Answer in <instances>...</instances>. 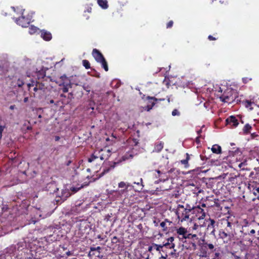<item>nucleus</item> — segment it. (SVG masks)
Here are the masks:
<instances>
[{
    "mask_svg": "<svg viewBox=\"0 0 259 259\" xmlns=\"http://www.w3.org/2000/svg\"><path fill=\"white\" fill-rule=\"evenodd\" d=\"M6 127V125H2L0 124V140L2 138V133L4 129Z\"/></svg>",
    "mask_w": 259,
    "mask_h": 259,
    "instance_id": "37998d69",
    "label": "nucleus"
},
{
    "mask_svg": "<svg viewBox=\"0 0 259 259\" xmlns=\"http://www.w3.org/2000/svg\"><path fill=\"white\" fill-rule=\"evenodd\" d=\"M28 101V97L24 98V100H23L24 103L27 102Z\"/></svg>",
    "mask_w": 259,
    "mask_h": 259,
    "instance_id": "e2e57ef3",
    "label": "nucleus"
},
{
    "mask_svg": "<svg viewBox=\"0 0 259 259\" xmlns=\"http://www.w3.org/2000/svg\"><path fill=\"white\" fill-rule=\"evenodd\" d=\"M111 151L107 147H105L103 149H101L100 150H96L88 158V161L90 163L95 162L97 163L99 159L101 160H107L111 155Z\"/></svg>",
    "mask_w": 259,
    "mask_h": 259,
    "instance_id": "7ed1b4c3",
    "label": "nucleus"
},
{
    "mask_svg": "<svg viewBox=\"0 0 259 259\" xmlns=\"http://www.w3.org/2000/svg\"><path fill=\"white\" fill-rule=\"evenodd\" d=\"M24 84V82L22 80L18 79L17 81V85L19 87H21Z\"/></svg>",
    "mask_w": 259,
    "mask_h": 259,
    "instance_id": "09e8293b",
    "label": "nucleus"
},
{
    "mask_svg": "<svg viewBox=\"0 0 259 259\" xmlns=\"http://www.w3.org/2000/svg\"><path fill=\"white\" fill-rule=\"evenodd\" d=\"M12 9L16 13L17 17L21 16L22 13H24L26 11L21 6L12 7Z\"/></svg>",
    "mask_w": 259,
    "mask_h": 259,
    "instance_id": "6ab92c4d",
    "label": "nucleus"
},
{
    "mask_svg": "<svg viewBox=\"0 0 259 259\" xmlns=\"http://www.w3.org/2000/svg\"><path fill=\"white\" fill-rule=\"evenodd\" d=\"M153 247L157 251H160V249L163 247V245L154 244Z\"/></svg>",
    "mask_w": 259,
    "mask_h": 259,
    "instance_id": "ea45409f",
    "label": "nucleus"
},
{
    "mask_svg": "<svg viewBox=\"0 0 259 259\" xmlns=\"http://www.w3.org/2000/svg\"><path fill=\"white\" fill-rule=\"evenodd\" d=\"M198 189H199V188H196V187H195V190H194V193H194V194H197V193H198L200 192V190H199Z\"/></svg>",
    "mask_w": 259,
    "mask_h": 259,
    "instance_id": "6e6d98bb",
    "label": "nucleus"
},
{
    "mask_svg": "<svg viewBox=\"0 0 259 259\" xmlns=\"http://www.w3.org/2000/svg\"><path fill=\"white\" fill-rule=\"evenodd\" d=\"M114 82H116V84L114 85V88H119L121 84V82L120 81V80H118V79H114Z\"/></svg>",
    "mask_w": 259,
    "mask_h": 259,
    "instance_id": "c03bdc74",
    "label": "nucleus"
},
{
    "mask_svg": "<svg viewBox=\"0 0 259 259\" xmlns=\"http://www.w3.org/2000/svg\"><path fill=\"white\" fill-rule=\"evenodd\" d=\"M147 98L149 100L148 104L146 106V109L147 111L151 110L155 105L156 102L165 100V99L164 98L157 99L154 97H148Z\"/></svg>",
    "mask_w": 259,
    "mask_h": 259,
    "instance_id": "9b49d317",
    "label": "nucleus"
},
{
    "mask_svg": "<svg viewBox=\"0 0 259 259\" xmlns=\"http://www.w3.org/2000/svg\"><path fill=\"white\" fill-rule=\"evenodd\" d=\"M176 232L177 233L181 236L179 237V239L181 241L182 240H184L185 239V237H187V235L190 234V233L188 232L187 229L183 227H181L177 229L176 230Z\"/></svg>",
    "mask_w": 259,
    "mask_h": 259,
    "instance_id": "ddd939ff",
    "label": "nucleus"
},
{
    "mask_svg": "<svg viewBox=\"0 0 259 259\" xmlns=\"http://www.w3.org/2000/svg\"><path fill=\"white\" fill-rule=\"evenodd\" d=\"M200 137V136H198L196 138V142L198 144L200 142V141H199V138Z\"/></svg>",
    "mask_w": 259,
    "mask_h": 259,
    "instance_id": "bf43d9fd",
    "label": "nucleus"
},
{
    "mask_svg": "<svg viewBox=\"0 0 259 259\" xmlns=\"http://www.w3.org/2000/svg\"><path fill=\"white\" fill-rule=\"evenodd\" d=\"M208 39L209 40H215L218 39V37H215L211 35H208Z\"/></svg>",
    "mask_w": 259,
    "mask_h": 259,
    "instance_id": "603ef678",
    "label": "nucleus"
},
{
    "mask_svg": "<svg viewBox=\"0 0 259 259\" xmlns=\"http://www.w3.org/2000/svg\"><path fill=\"white\" fill-rule=\"evenodd\" d=\"M128 186L129 185L124 182H121L118 184V187L119 188H121V190H120L121 193H123L124 191L127 189Z\"/></svg>",
    "mask_w": 259,
    "mask_h": 259,
    "instance_id": "c756f323",
    "label": "nucleus"
},
{
    "mask_svg": "<svg viewBox=\"0 0 259 259\" xmlns=\"http://www.w3.org/2000/svg\"><path fill=\"white\" fill-rule=\"evenodd\" d=\"M63 85L62 91L63 93H67L68 92L69 88L72 87L71 83H70L68 81H64L60 84V85Z\"/></svg>",
    "mask_w": 259,
    "mask_h": 259,
    "instance_id": "b1692460",
    "label": "nucleus"
},
{
    "mask_svg": "<svg viewBox=\"0 0 259 259\" xmlns=\"http://www.w3.org/2000/svg\"><path fill=\"white\" fill-rule=\"evenodd\" d=\"M15 22L23 27H26L32 21V13L26 11L21 16L14 17Z\"/></svg>",
    "mask_w": 259,
    "mask_h": 259,
    "instance_id": "39448f33",
    "label": "nucleus"
},
{
    "mask_svg": "<svg viewBox=\"0 0 259 259\" xmlns=\"http://www.w3.org/2000/svg\"><path fill=\"white\" fill-rule=\"evenodd\" d=\"M174 22L172 20L169 21L166 24V28H170L172 27Z\"/></svg>",
    "mask_w": 259,
    "mask_h": 259,
    "instance_id": "49530a36",
    "label": "nucleus"
},
{
    "mask_svg": "<svg viewBox=\"0 0 259 259\" xmlns=\"http://www.w3.org/2000/svg\"><path fill=\"white\" fill-rule=\"evenodd\" d=\"M251 80V78H248V77L242 78V81L244 83H247L248 81H250Z\"/></svg>",
    "mask_w": 259,
    "mask_h": 259,
    "instance_id": "de8ad7c7",
    "label": "nucleus"
},
{
    "mask_svg": "<svg viewBox=\"0 0 259 259\" xmlns=\"http://www.w3.org/2000/svg\"><path fill=\"white\" fill-rule=\"evenodd\" d=\"M153 247H154L153 246H149V247H148V251H152V248Z\"/></svg>",
    "mask_w": 259,
    "mask_h": 259,
    "instance_id": "774afa93",
    "label": "nucleus"
},
{
    "mask_svg": "<svg viewBox=\"0 0 259 259\" xmlns=\"http://www.w3.org/2000/svg\"><path fill=\"white\" fill-rule=\"evenodd\" d=\"M92 55L95 60L98 63L105 59L103 54L97 49L93 50Z\"/></svg>",
    "mask_w": 259,
    "mask_h": 259,
    "instance_id": "4468645a",
    "label": "nucleus"
},
{
    "mask_svg": "<svg viewBox=\"0 0 259 259\" xmlns=\"http://www.w3.org/2000/svg\"><path fill=\"white\" fill-rule=\"evenodd\" d=\"M72 161L71 159H69L66 162L65 165L66 166H69L72 163Z\"/></svg>",
    "mask_w": 259,
    "mask_h": 259,
    "instance_id": "5fc2aeb1",
    "label": "nucleus"
},
{
    "mask_svg": "<svg viewBox=\"0 0 259 259\" xmlns=\"http://www.w3.org/2000/svg\"><path fill=\"white\" fill-rule=\"evenodd\" d=\"M176 213L178 219L181 222L191 220L190 215L192 214V207L190 205L186 204V205L179 204L177 208Z\"/></svg>",
    "mask_w": 259,
    "mask_h": 259,
    "instance_id": "20e7f679",
    "label": "nucleus"
},
{
    "mask_svg": "<svg viewBox=\"0 0 259 259\" xmlns=\"http://www.w3.org/2000/svg\"><path fill=\"white\" fill-rule=\"evenodd\" d=\"M214 200L215 201L214 202V205L215 206L217 207H220V205L218 203L219 200L218 199H214Z\"/></svg>",
    "mask_w": 259,
    "mask_h": 259,
    "instance_id": "864d4df0",
    "label": "nucleus"
},
{
    "mask_svg": "<svg viewBox=\"0 0 259 259\" xmlns=\"http://www.w3.org/2000/svg\"><path fill=\"white\" fill-rule=\"evenodd\" d=\"M60 139V137H59V136H56V137H55V141H58Z\"/></svg>",
    "mask_w": 259,
    "mask_h": 259,
    "instance_id": "052dcab7",
    "label": "nucleus"
},
{
    "mask_svg": "<svg viewBox=\"0 0 259 259\" xmlns=\"http://www.w3.org/2000/svg\"><path fill=\"white\" fill-rule=\"evenodd\" d=\"M60 79H61L62 82L64 81H68L69 80V79L68 78L66 75H62L60 77Z\"/></svg>",
    "mask_w": 259,
    "mask_h": 259,
    "instance_id": "a18cd8bd",
    "label": "nucleus"
},
{
    "mask_svg": "<svg viewBox=\"0 0 259 259\" xmlns=\"http://www.w3.org/2000/svg\"><path fill=\"white\" fill-rule=\"evenodd\" d=\"M39 30L37 27L33 25H31L30 27L29 28V33L30 34H33Z\"/></svg>",
    "mask_w": 259,
    "mask_h": 259,
    "instance_id": "72a5a7b5",
    "label": "nucleus"
},
{
    "mask_svg": "<svg viewBox=\"0 0 259 259\" xmlns=\"http://www.w3.org/2000/svg\"><path fill=\"white\" fill-rule=\"evenodd\" d=\"M71 194L69 190L67 189H63L61 192V195L59 196L61 199L63 200H66L68 197L70 196Z\"/></svg>",
    "mask_w": 259,
    "mask_h": 259,
    "instance_id": "4be33fe9",
    "label": "nucleus"
},
{
    "mask_svg": "<svg viewBox=\"0 0 259 259\" xmlns=\"http://www.w3.org/2000/svg\"><path fill=\"white\" fill-rule=\"evenodd\" d=\"M212 152L215 154H221L222 153V148L217 144L213 145L211 149Z\"/></svg>",
    "mask_w": 259,
    "mask_h": 259,
    "instance_id": "bb28decb",
    "label": "nucleus"
},
{
    "mask_svg": "<svg viewBox=\"0 0 259 259\" xmlns=\"http://www.w3.org/2000/svg\"><path fill=\"white\" fill-rule=\"evenodd\" d=\"M174 241V237H170L168 238L167 239V242L165 243H163V247H165L167 248H174L175 247V244L173 243V241Z\"/></svg>",
    "mask_w": 259,
    "mask_h": 259,
    "instance_id": "dca6fc26",
    "label": "nucleus"
},
{
    "mask_svg": "<svg viewBox=\"0 0 259 259\" xmlns=\"http://www.w3.org/2000/svg\"><path fill=\"white\" fill-rule=\"evenodd\" d=\"M15 108V105H11L10 106V109L11 110H13L14 108Z\"/></svg>",
    "mask_w": 259,
    "mask_h": 259,
    "instance_id": "0e129e2a",
    "label": "nucleus"
},
{
    "mask_svg": "<svg viewBox=\"0 0 259 259\" xmlns=\"http://www.w3.org/2000/svg\"><path fill=\"white\" fill-rule=\"evenodd\" d=\"M248 188L250 191L253 192V193L254 195H256L257 194L259 193V187L256 188L254 187L253 185L250 184L248 186Z\"/></svg>",
    "mask_w": 259,
    "mask_h": 259,
    "instance_id": "7c9ffc66",
    "label": "nucleus"
},
{
    "mask_svg": "<svg viewBox=\"0 0 259 259\" xmlns=\"http://www.w3.org/2000/svg\"><path fill=\"white\" fill-rule=\"evenodd\" d=\"M68 82L70 83H71V85H72V84H73L76 85H79L81 83V82L80 81L79 79V77L76 76V75L74 76H71Z\"/></svg>",
    "mask_w": 259,
    "mask_h": 259,
    "instance_id": "aec40b11",
    "label": "nucleus"
},
{
    "mask_svg": "<svg viewBox=\"0 0 259 259\" xmlns=\"http://www.w3.org/2000/svg\"><path fill=\"white\" fill-rule=\"evenodd\" d=\"M198 227H199V226L196 224H195L193 227V230H196Z\"/></svg>",
    "mask_w": 259,
    "mask_h": 259,
    "instance_id": "4d7b16f0",
    "label": "nucleus"
},
{
    "mask_svg": "<svg viewBox=\"0 0 259 259\" xmlns=\"http://www.w3.org/2000/svg\"><path fill=\"white\" fill-rule=\"evenodd\" d=\"M240 232L241 233L240 236L245 237L248 235L252 240L259 238V224L246 222L245 224L242 226Z\"/></svg>",
    "mask_w": 259,
    "mask_h": 259,
    "instance_id": "f257e3e1",
    "label": "nucleus"
},
{
    "mask_svg": "<svg viewBox=\"0 0 259 259\" xmlns=\"http://www.w3.org/2000/svg\"><path fill=\"white\" fill-rule=\"evenodd\" d=\"M34 85H36L37 87H38V91H44L45 90V85L43 83H39L38 82H35L34 81H33L31 83H28V90L30 91L31 87H33L34 86Z\"/></svg>",
    "mask_w": 259,
    "mask_h": 259,
    "instance_id": "f3484780",
    "label": "nucleus"
},
{
    "mask_svg": "<svg viewBox=\"0 0 259 259\" xmlns=\"http://www.w3.org/2000/svg\"><path fill=\"white\" fill-rule=\"evenodd\" d=\"M171 114L172 116H180V112L179 111V110L177 109H175L172 111Z\"/></svg>",
    "mask_w": 259,
    "mask_h": 259,
    "instance_id": "79ce46f5",
    "label": "nucleus"
},
{
    "mask_svg": "<svg viewBox=\"0 0 259 259\" xmlns=\"http://www.w3.org/2000/svg\"><path fill=\"white\" fill-rule=\"evenodd\" d=\"M35 86L33 88V91L34 92H36L38 90V87H36V85H35Z\"/></svg>",
    "mask_w": 259,
    "mask_h": 259,
    "instance_id": "13d9d810",
    "label": "nucleus"
},
{
    "mask_svg": "<svg viewBox=\"0 0 259 259\" xmlns=\"http://www.w3.org/2000/svg\"><path fill=\"white\" fill-rule=\"evenodd\" d=\"M237 177L235 176L234 177H232L229 178V181L232 183H234L235 180L236 179Z\"/></svg>",
    "mask_w": 259,
    "mask_h": 259,
    "instance_id": "3c124183",
    "label": "nucleus"
},
{
    "mask_svg": "<svg viewBox=\"0 0 259 259\" xmlns=\"http://www.w3.org/2000/svg\"><path fill=\"white\" fill-rule=\"evenodd\" d=\"M209 223L208 224L207 229V230H209L210 232V234H214L215 232V228L214 226L215 224V221L213 219H211L209 218L208 221Z\"/></svg>",
    "mask_w": 259,
    "mask_h": 259,
    "instance_id": "2eb2a0df",
    "label": "nucleus"
},
{
    "mask_svg": "<svg viewBox=\"0 0 259 259\" xmlns=\"http://www.w3.org/2000/svg\"><path fill=\"white\" fill-rule=\"evenodd\" d=\"M156 171L158 174V177L160 178V181H165L168 179V177L165 174H163L159 170H156Z\"/></svg>",
    "mask_w": 259,
    "mask_h": 259,
    "instance_id": "c85d7f7f",
    "label": "nucleus"
},
{
    "mask_svg": "<svg viewBox=\"0 0 259 259\" xmlns=\"http://www.w3.org/2000/svg\"><path fill=\"white\" fill-rule=\"evenodd\" d=\"M78 228L81 235L89 234L91 229L90 223L87 220H80L78 221Z\"/></svg>",
    "mask_w": 259,
    "mask_h": 259,
    "instance_id": "0eeeda50",
    "label": "nucleus"
},
{
    "mask_svg": "<svg viewBox=\"0 0 259 259\" xmlns=\"http://www.w3.org/2000/svg\"><path fill=\"white\" fill-rule=\"evenodd\" d=\"M41 37L46 41H49L52 39V34L50 32L44 30L41 31Z\"/></svg>",
    "mask_w": 259,
    "mask_h": 259,
    "instance_id": "412c9836",
    "label": "nucleus"
},
{
    "mask_svg": "<svg viewBox=\"0 0 259 259\" xmlns=\"http://www.w3.org/2000/svg\"><path fill=\"white\" fill-rule=\"evenodd\" d=\"M185 238L184 240H182L184 245L187 249L193 251L197 249V246H199L203 239L202 238H199L196 234L192 233L188 234Z\"/></svg>",
    "mask_w": 259,
    "mask_h": 259,
    "instance_id": "f03ea898",
    "label": "nucleus"
},
{
    "mask_svg": "<svg viewBox=\"0 0 259 259\" xmlns=\"http://www.w3.org/2000/svg\"><path fill=\"white\" fill-rule=\"evenodd\" d=\"M196 213V216L198 219H203L205 217V212L200 206H195L192 207V214Z\"/></svg>",
    "mask_w": 259,
    "mask_h": 259,
    "instance_id": "1a4fd4ad",
    "label": "nucleus"
},
{
    "mask_svg": "<svg viewBox=\"0 0 259 259\" xmlns=\"http://www.w3.org/2000/svg\"><path fill=\"white\" fill-rule=\"evenodd\" d=\"M82 188H83V186L77 185L76 187L72 186L70 188V190L72 191V193L74 194L78 192L79 190H80Z\"/></svg>",
    "mask_w": 259,
    "mask_h": 259,
    "instance_id": "f704fd0d",
    "label": "nucleus"
},
{
    "mask_svg": "<svg viewBox=\"0 0 259 259\" xmlns=\"http://www.w3.org/2000/svg\"><path fill=\"white\" fill-rule=\"evenodd\" d=\"M220 100L224 103H231L234 100V97L232 95V92H225L222 95Z\"/></svg>",
    "mask_w": 259,
    "mask_h": 259,
    "instance_id": "9d476101",
    "label": "nucleus"
},
{
    "mask_svg": "<svg viewBox=\"0 0 259 259\" xmlns=\"http://www.w3.org/2000/svg\"><path fill=\"white\" fill-rule=\"evenodd\" d=\"M226 124L231 127H236L239 124L238 120L235 116H230L226 119Z\"/></svg>",
    "mask_w": 259,
    "mask_h": 259,
    "instance_id": "f8f14e48",
    "label": "nucleus"
},
{
    "mask_svg": "<svg viewBox=\"0 0 259 259\" xmlns=\"http://www.w3.org/2000/svg\"><path fill=\"white\" fill-rule=\"evenodd\" d=\"M245 165V163H243V162H241L239 164V167H241L243 165Z\"/></svg>",
    "mask_w": 259,
    "mask_h": 259,
    "instance_id": "69168bd1",
    "label": "nucleus"
},
{
    "mask_svg": "<svg viewBox=\"0 0 259 259\" xmlns=\"http://www.w3.org/2000/svg\"><path fill=\"white\" fill-rule=\"evenodd\" d=\"M253 103L249 100H245L244 101V106L246 108L250 107Z\"/></svg>",
    "mask_w": 259,
    "mask_h": 259,
    "instance_id": "58836bf2",
    "label": "nucleus"
},
{
    "mask_svg": "<svg viewBox=\"0 0 259 259\" xmlns=\"http://www.w3.org/2000/svg\"><path fill=\"white\" fill-rule=\"evenodd\" d=\"M134 157V155L130 153H126L122 157V160H118L117 162L114 161V166L115 165L116 163H118L119 162H121L122 161H125L126 160H128L129 159H132Z\"/></svg>",
    "mask_w": 259,
    "mask_h": 259,
    "instance_id": "393cba45",
    "label": "nucleus"
},
{
    "mask_svg": "<svg viewBox=\"0 0 259 259\" xmlns=\"http://www.w3.org/2000/svg\"><path fill=\"white\" fill-rule=\"evenodd\" d=\"M101 248L100 246H98L97 247H91L90 249V251L89 253V256H93L95 255L97 256H99V254L100 253V250Z\"/></svg>",
    "mask_w": 259,
    "mask_h": 259,
    "instance_id": "a211bd4d",
    "label": "nucleus"
},
{
    "mask_svg": "<svg viewBox=\"0 0 259 259\" xmlns=\"http://www.w3.org/2000/svg\"><path fill=\"white\" fill-rule=\"evenodd\" d=\"M160 226L162 228V231L163 232H167L168 231L167 225L165 220L160 223Z\"/></svg>",
    "mask_w": 259,
    "mask_h": 259,
    "instance_id": "473e14b6",
    "label": "nucleus"
},
{
    "mask_svg": "<svg viewBox=\"0 0 259 259\" xmlns=\"http://www.w3.org/2000/svg\"><path fill=\"white\" fill-rule=\"evenodd\" d=\"M175 170V168H171L170 170L168 171V173L170 174L173 172Z\"/></svg>",
    "mask_w": 259,
    "mask_h": 259,
    "instance_id": "680f3d73",
    "label": "nucleus"
},
{
    "mask_svg": "<svg viewBox=\"0 0 259 259\" xmlns=\"http://www.w3.org/2000/svg\"><path fill=\"white\" fill-rule=\"evenodd\" d=\"M251 128L252 127L249 124H246L243 128V133L245 134H248L250 133V130H251Z\"/></svg>",
    "mask_w": 259,
    "mask_h": 259,
    "instance_id": "2f4dec72",
    "label": "nucleus"
},
{
    "mask_svg": "<svg viewBox=\"0 0 259 259\" xmlns=\"http://www.w3.org/2000/svg\"><path fill=\"white\" fill-rule=\"evenodd\" d=\"M164 220H165V222L166 223L168 227H170L172 224V222L171 221H169V220H168L167 219H165Z\"/></svg>",
    "mask_w": 259,
    "mask_h": 259,
    "instance_id": "8fccbe9b",
    "label": "nucleus"
},
{
    "mask_svg": "<svg viewBox=\"0 0 259 259\" xmlns=\"http://www.w3.org/2000/svg\"><path fill=\"white\" fill-rule=\"evenodd\" d=\"M233 224L230 222L227 221V227L224 229H229L231 231V233H234L233 229L232 228Z\"/></svg>",
    "mask_w": 259,
    "mask_h": 259,
    "instance_id": "4c0bfd02",
    "label": "nucleus"
},
{
    "mask_svg": "<svg viewBox=\"0 0 259 259\" xmlns=\"http://www.w3.org/2000/svg\"><path fill=\"white\" fill-rule=\"evenodd\" d=\"M98 4L103 9H105L108 7L107 0H97Z\"/></svg>",
    "mask_w": 259,
    "mask_h": 259,
    "instance_id": "cd10ccee",
    "label": "nucleus"
},
{
    "mask_svg": "<svg viewBox=\"0 0 259 259\" xmlns=\"http://www.w3.org/2000/svg\"><path fill=\"white\" fill-rule=\"evenodd\" d=\"M164 143L161 141H159L155 144L153 151L156 152H160L163 148Z\"/></svg>",
    "mask_w": 259,
    "mask_h": 259,
    "instance_id": "5701e85b",
    "label": "nucleus"
},
{
    "mask_svg": "<svg viewBox=\"0 0 259 259\" xmlns=\"http://www.w3.org/2000/svg\"><path fill=\"white\" fill-rule=\"evenodd\" d=\"M208 250H209L210 252H213L215 249L213 244L208 243L203 238L201 244H199L200 256L206 257L208 255Z\"/></svg>",
    "mask_w": 259,
    "mask_h": 259,
    "instance_id": "423d86ee",
    "label": "nucleus"
},
{
    "mask_svg": "<svg viewBox=\"0 0 259 259\" xmlns=\"http://www.w3.org/2000/svg\"><path fill=\"white\" fill-rule=\"evenodd\" d=\"M219 236L221 238L224 240V242L227 243L234 236V233H231V231L229 229H224L220 231Z\"/></svg>",
    "mask_w": 259,
    "mask_h": 259,
    "instance_id": "6e6552de",
    "label": "nucleus"
},
{
    "mask_svg": "<svg viewBox=\"0 0 259 259\" xmlns=\"http://www.w3.org/2000/svg\"><path fill=\"white\" fill-rule=\"evenodd\" d=\"M190 159V155L186 154V158L180 161V163L184 165L185 168H188L189 166V161Z\"/></svg>",
    "mask_w": 259,
    "mask_h": 259,
    "instance_id": "a878e982",
    "label": "nucleus"
},
{
    "mask_svg": "<svg viewBox=\"0 0 259 259\" xmlns=\"http://www.w3.org/2000/svg\"><path fill=\"white\" fill-rule=\"evenodd\" d=\"M99 63L101 64L102 67L104 69V70L106 71H107L108 70V64L105 59L102 60V61L100 62Z\"/></svg>",
    "mask_w": 259,
    "mask_h": 259,
    "instance_id": "c9c22d12",
    "label": "nucleus"
},
{
    "mask_svg": "<svg viewBox=\"0 0 259 259\" xmlns=\"http://www.w3.org/2000/svg\"><path fill=\"white\" fill-rule=\"evenodd\" d=\"M82 65L86 69H89L91 68V64L90 62L87 60H82Z\"/></svg>",
    "mask_w": 259,
    "mask_h": 259,
    "instance_id": "e433bc0d",
    "label": "nucleus"
},
{
    "mask_svg": "<svg viewBox=\"0 0 259 259\" xmlns=\"http://www.w3.org/2000/svg\"><path fill=\"white\" fill-rule=\"evenodd\" d=\"M66 254L67 255V256H70L71 255L72 253H71L70 251H68L67 252H66Z\"/></svg>",
    "mask_w": 259,
    "mask_h": 259,
    "instance_id": "338daca9",
    "label": "nucleus"
},
{
    "mask_svg": "<svg viewBox=\"0 0 259 259\" xmlns=\"http://www.w3.org/2000/svg\"><path fill=\"white\" fill-rule=\"evenodd\" d=\"M112 167H113V165H111L110 167H109L108 168H104L101 175H104L105 174L107 173L111 169V168Z\"/></svg>",
    "mask_w": 259,
    "mask_h": 259,
    "instance_id": "a19ab883",
    "label": "nucleus"
}]
</instances>
